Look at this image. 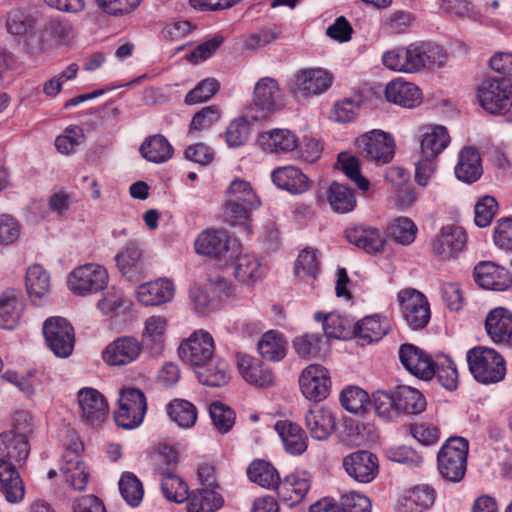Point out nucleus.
<instances>
[{
    "label": "nucleus",
    "mask_w": 512,
    "mask_h": 512,
    "mask_svg": "<svg viewBox=\"0 0 512 512\" xmlns=\"http://www.w3.org/2000/svg\"><path fill=\"white\" fill-rule=\"evenodd\" d=\"M284 107V94L278 82L271 77L261 78L254 87L253 104L231 122V127L246 128L262 125L274 112Z\"/></svg>",
    "instance_id": "f257e3e1"
},
{
    "label": "nucleus",
    "mask_w": 512,
    "mask_h": 512,
    "mask_svg": "<svg viewBox=\"0 0 512 512\" xmlns=\"http://www.w3.org/2000/svg\"><path fill=\"white\" fill-rule=\"evenodd\" d=\"M469 371L482 384L500 382L506 374L505 361L494 349L476 346L466 353Z\"/></svg>",
    "instance_id": "f03ea898"
},
{
    "label": "nucleus",
    "mask_w": 512,
    "mask_h": 512,
    "mask_svg": "<svg viewBox=\"0 0 512 512\" xmlns=\"http://www.w3.org/2000/svg\"><path fill=\"white\" fill-rule=\"evenodd\" d=\"M469 443L462 437H451L437 454V469L449 482H460L467 470Z\"/></svg>",
    "instance_id": "7ed1b4c3"
},
{
    "label": "nucleus",
    "mask_w": 512,
    "mask_h": 512,
    "mask_svg": "<svg viewBox=\"0 0 512 512\" xmlns=\"http://www.w3.org/2000/svg\"><path fill=\"white\" fill-rule=\"evenodd\" d=\"M260 201L249 182L235 179L231 182L225 200V214L232 225H245L249 214L258 208Z\"/></svg>",
    "instance_id": "20e7f679"
},
{
    "label": "nucleus",
    "mask_w": 512,
    "mask_h": 512,
    "mask_svg": "<svg viewBox=\"0 0 512 512\" xmlns=\"http://www.w3.org/2000/svg\"><path fill=\"white\" fill-rule=\"evenodd\" d=\"M480 106L491 114H500L512 106V79L491 77L483 80L477 88Z\"/></svg>",
    "instance_id": "39448f33"
},
{
    "label": "nucleus",
    "mask_w": 512,
    "mask_h": 512,
    "mask_svg": "<svg viewBox=\"0 0 512 512\" xmlns=\"http://www.w3.org/2000/svg\"><path fill=\"white\" fill-rule=\"evenodd\" d=\"M42 329L45 342L56 357L67 358L72 354L75 333L72 325L65 318L50 317L44 321Z\"/></svg>",
    "instance_id": "423d86ee"
},
{
    "label": "nucleus",
    "mask_w": 512,
    "mask_h": 512,
    "mask_svg": "<svg viewBox=\"0 0 512 512\" xmlns=\"http://www.w3.org/2000/svg\"><path fill=\"white\" fill-rule=\"evenodd\" d=\"M107 270L95 263H88L75 268L68 276V287L76 295L85 296L97 293L108 284Z\"/></svg>",
    "instance_id": "0eeeda50"
},
{
    "label": "nucleus",
    "mask_w": 512,
    "mask_h": 512,
    "mask_svg": "<svg viewBox=\"0 0 512 512\" xmlns=\"http://www.w3.org/2000/svg\"><path fill=\"white\" fill-rule=\"evenodd\" d=\"M147 410L146 398L137 388H125L121 391L119 409L114 413L115 422L124 429L138 427Z\"/></svg>",
    "instance_id": "6e6552de"
},
{
    "label": "nucleus",
    "mask_w": 512,
    "mask_h": 512,
    "mask_svg": "<svg viewBox=\"0 0 512 512\" xmlns=\"http://www.w3.org/2000/svg\"><path fill=\"white\" fill-rule=\"evenodd\" d=\"M215 352L214 339L205 330L193 332L189 338L182 341L179 346V356L183 362L189 364L194 370L213 360Z\"/></svg>",
    "instance_id": "1a4fd4ad"
},
{
    "label": "nucleus",
    "mask_w": 512,
    "mask_h": 512,
    "mask_svg": "<svg viewBox=\"0 0 512 512\" xmlns=\"http://www.w3.org/2000/svg\"><path fill=\"white\" fill-rule=\"evenodd\" d=\"M362 155L377 163L387 164L395 155V142L391 134L384 130H369L356 139Z\"/></svg>",
    "instance_id": "9d476101"
},
{
    "label": "nucleus",
    "mask_w": 512,
    "mask_h": 512,
    "mask_svg": "<svg viewBox=\"0 0 512 512\" xmlns=\"http://www.w3.org/2000/svg\"><path fill=\"white\" fill-rule=\"evenodd\" d=\"M236 240L231 239L224 231L207 230L195 241L196 252L210 258L228 262L236 255Z\"/></svg>",
    "instance_id": "9b49d317"
},
{
    "label": "nucleus",
    "mask_w": 512,
    "mask_h": 512,
    "mask_svg": "<svg viewBox=\"0 0 512 512\" xmlns=\"http://www.w3.org/2000/svg\"><path fill=\"white\" fill-rule=\"evenodd\" d=\"M399 299L403 317L412 329H422L429 323L430 305L424 294L406 289L399 293Z\"/></svg>",
    "instance_id": "f8f14e48"
},
{
    "label": "nucleus",
    "mask_w": 512,
    "mask_h": 512,
    "mask_svg": "<svg viewBox=\"0 0 512 512\" xmlns=\"http://www.w3.org/2000/svg\"><path fill=\"white\" fill-rule=\"evenodd\" d=\"M299 384L304 397L314 402H320L330 394L329 372L318 364L309 365L302 371Z\"/></svg>",
    "instance_id": "ddd939ff"
},
{
    "label": "nucleus",
    "mask_w": 512,
    "mask_h": 512,
    "mask_svg": "<svg viewBox=\"0 0 512 512\" xmlns=\"http://www.w3.org/2000/svg\"><path fill=\"white\" fill-rule=\"evenodd\" d=\"M144 346L133 336H121L109 343L102 353L110 366L127 365L138 359Z\"/></svg>",
    "instance_id": "4468645a"
},
{
    "label": "nucleus",
    "mask_w": 512,
    "mask_h": 512,
    "mask_svg": "<svg viewBox=\"0 0 512 512\" xmlns=\"http://www.w3.org/2000/svg\"><path fill=\"white\" fill-rule=\"evenodd\" d=\"M78 404L82 420L90 426H99L107 418L108 404L104 396L93 388L78 393Z\"/></svg>",
    "instance_id": "2eb2a0df"
},
{
    "label": "nucleus",
    "mask_w": 512,
    "mask_h": 512,
    "mask_svg": "<svg viewBox=\"0 0 512 512\" xmlns=\"http://www.w3.org/2000/svg\"><path fill=\"white\" fill-rule=\"evenodd\" d=\"M343 467L356 481L369 483L378 473V459L369 451L359 450L344 457Z\"/></svg>",
    "instance_id": "dca6fc26"
},
{
    "label": "nucleus",
    "mask_w": 512,
    "mask_h": 512,
    "mask_svg": "<svg viewBox=\"0 0 512 512\" xmlns=\"http://www.w3.org/2000/svg\"><path fill=\"white\" fill-rule=\"evenodd\" d=\"M399 359L407 371L423 380H430L435 374L434 362L430 356L413 344L405 343L400 346Z\"/></svg>",
    "instance_id": "f3484780"
},
{
    "label": "nucleus",
    "mask_w": 512,
    "mask_h": 512,
    "mask_svg": "<svg viewBox=\"0 0 512 512\" xmlns=\"http://www.w3.org/2000/svg\"><path fill=\"white\" fill-rule=\"evenodd\" d=\"M475 282L486 290L505 291L512 286L510 272L493 262H481L474 268Z\"/></svg>",
    "instance_id": "a211bd4d"
},
{
    "label": "nucleus",
    "mask_w": 512,
    "mask_h": 512,
    "mask_svg": "<svg viewBox=\"0 0 512 512\" xmlns=\"http://www.w3.org/2000/svg\"><path fill=\"white\" fill-rule=\"evenodd\" d=\"M332 84V76L324 69L314 68L299 72L295 78L294 94L310 97L325 92Z\"/></svg>",
    "instance_id": "6ab92c4d"
},
{
    "label": "nucleus",
    "mask_w": 512,
    "mask_h": 512,
    "mask_svg": "<svg viewBox=\"0 0 512 512\" xmlns=\"http://www.w3.org/2000/svg\"><path fill=\"white\" fill-rule=\"evenodd\" d=\"M466 243V234L461 227L444 226L432 242V251L442 260L453 258L462 251Z\"/></svg>",
    "instance_id": "aec40b11"
},
{
    "label": "nucleus",
    "mask_w": 512,
    "mask_h": 512,
    "mask_svg": "<svg viewBox=\"0 0 512 512\" xmlns=\"http://www.w3.org/2000/svg\"><path fill=\"white\" fill-rule=\"evenodd\" d=\"M83 451L81 443L75 444L73 450L67 449L63 455V465L61 472L65 481L75 490L82 491L88 483L89 473L86 471L85 464L80 458L79 452Z\"/></svg>",
    "instance_id": "412c9836"
},
{
    "label": "nucleus",
    "mask_w": 512,
    "mask_h": 512,
    "mask_svg": "<svg viewBox=\"0 0 512 512\" xmlns=\"http://www.w3.org/2000/svg\"><path fill=\"white\" fill-rule=\"evenodd\" d=\"M168 319L162 315H153L144 322L142 345L152 355H160L165 347Z\"/></svg>",
    "instance_id": "4be33fe9"
},
{
    "label": "nucleus",
    "mask_w": 512,
    "mask_h": 512,
    "mask_svg": "<svg viewBox=\"0 0 512 512\" xmlns=\"http://www.w3.org/2000/svg\"><path fill=\"white\" fill-rule=\"evenodd\" d=\"M385 98L401 107L414 108L421 104L422 92L414 83L397 78L386 85Z\"/></svg>",
    "instance_id": "5701e85b"
},
{
    "label": "nucleus",
    "mask_w": 512,
    "mask_h": 512,
    "mask_svg": "<svg viewBox=\"0 0 512 512\" xmlns=\"http://www.w3.org/2000/svg\"><path fill=\"white\" fill-rule=\"evenodd\" d=\"M345 235L351 244L367 253L380 252L385 245V239L380 231L372 226L364 224L353 225L346 229Z\"/></svg>",
    "instance_id": "b1692460"
},
{
    "label": "nucleus",
    "mask_w": 512,
    "mask_h": 512,
    "mask_svg": "<svg viewBox=\"0 0 512 512\" xmlns=\"http://www.w3.org/2000/svg\"><path fill=\"white\" fill-rule=\"evenodd\" d=\"M485 329L495 343L512 342V312L503 307L491 310L485 319Z\"/></svg>",
    "instance_id": "393cba45"
},
{
    "label": "nucleus",
    "mask_w": 512,
    "mask_h": 512,
    "mask_svg": "<svg viewBox=\"0 0 512 512\" xmlns=\"http://www.w3.org/2000/svg\"><path fill=\"white\" fill-rule=\"evenodd\" d=\"M30 453L28 438L17 435L15 432H3L0 434V459L13 462L21 466Z\"/></svg>",
    "instance_id": "a878e982"
},
{
    "label": "nucleus",
    "mask_w": 512,
    "mask_h": 512,
    "mask_svg": "<svg viewBox=\"0 0 512 512\" xmlns=\"http://www.w3.org/2000/svg\"><path fill=\"white\" fill-rule=\"evenodd\" d=\"M174 291V285L170 280L158 279L140 285L136 295L141 304L154 306L170 301L174 296Z\"/></svg>",
    "instance_id": "bb28decb"
},
{
    "label": "nucleus",
    "mask_w": 512,
    "mask_h": 512,
    "mask_svg": "<svg viewBox=\"0 0 512 512\" xmlns=\"http://www.w3.org/2000/svg\"><path fill=\"white\" fill-rule=\"evenodd\" d=\"M305 424L313 438L327 439L335 430V417L332 412L320 406L310 408L305 414Z\"/></svg>",
    "instance_id": "cd10ccee"
},
{
    "label": "nucleus",
    "mask_w": 512,
    "mask_h": 512,
    "mask_svg": "<svg viewBox=\"0 0 512 512\" xmlns=\"http://www.w3.org/2000/svg\"><path fill=\"white\" fill-rule=\"evenodd\" d=\"M17 466L0 459V490L10 503L20 502L24 498V486Z\"/></svg>",
    "instance_id": "c85d7f7f"
},
{
    "label": "nucleus",
    "mask_w": 512,
    "mask_h": 512,
    "mask_svg": "<svg viewBox=\"0 0 512 512\" xmlns=\"http://www.w3.org/2000/svg\"><path fill=\"white\" fill-rule=\"evenodd\" d=\"M271 177L279 188L292 194L306 192L311 183L309 178L295 166L279 167L272 172Z\"/></svg>",
    "instance_id": "c756f323"
},
{
    "label": "nucleus",
    "mask_w": 512,
    "mask_h": 512,
    "mask_svg": "<svg viewBox=\"0 0 512 512\" xmlns=\"http://www.w3.org/2000/svg\"><path fill=\"white\" fill-rule=\"evenodd\" d=\"M456 177L465 183H473L482 175L481 157L478 150L471 146L461 149L455 167Z\"/></svg>",
    "instance_id": "7c9ffc66"
},
{
    "label": "nucleus",
    "mask_w": 512,
    "mask_h": 512,
    "mask_svg": "<svg viewBox=\"0 0 512 512\" xmlns=\"http://www.w3.org/2000/svg\"><path fill=\"white\" fill-rule=\"evenodd\" d=\"M416 58V49L414 43H411L406 47L400 46L384 52L382 63L389 70L413 74L415 73Z\"/></svg>",
    "instance_id": "2f4dec72"
},
{
    "label": "nucleus",
    "mask_w": 512,
    "mask_h": 512,
    "mask_svg": "<svg viewBox=\"0 0 512 512\" xmlns=\"http://www.w3.org/2000/svg\"><path fill=\"white\" fill-rule=\"evenodd\" d=\"M118 269L129 280H138L143 275L142 252L137 243L129 242L115 256Z\"/></svg>",
    "instance_id": "473e14b6"
},
{
    "label": "nucleus",
    "mask_w": 512,
    "mask_h": 512,
    "mask_svg": "<svg viewBox=\"0 0 512 512\" xmlns=\"http://www.w3.org/2000/svg\"><path fill=\"white\" fill-rule=\"evenodd\" d=\"M260 147L269 152H289L298 146V137L291 130H265L258 136Z\"/></svg>",
    "instance_id": "72a5a7b5"
},
{
    "label": "nucleus",
    "mask_w": 512,
    "mask_h": 512,
    "mask_svg": "<svg viewBox=\"0 0 512 512\" xmlns=\"http://www.w3.org/2000/svg\"><path fill=\"white\" fill-rule=\"evenodd\" d=\"M287 452L300 455L307 449V438L301 427L288 420H280L275 424Z\"/></svg>",
    "instance_id": "f704fd0d"
},
{
    "label": "nucleus",
    "mask_w": 512,
    "mask_h": 512,
    "mask_svg": "<svg viewBox=\"0 0 512 512\" xmlns=\"http://www.w3.org/2000/svg\"><path fill=\"white\" fill-rule=\"evenodd\" d=\"M309 489V479L292 474L287 476L283 481H280L277 492L283 502L293 507L303 501Z\"/></svg>",
    "instance_id": "c9c22d12"
},
{
    "label": "nucleus",
    "mask_w": 512,
    "mask_h": 512,
    "mask_svg": "<svg viewBox=\"0 0 512 512\" xmlns=\"http://www.w3.org/2000/svg\"><path fill=\"white\" fill-rule=\"evenodd\" d=\"M238 369L242 377L251 385L269 387L274 383L273 373L260 361L253 360L248 356L239 357Z\"/></svg>",
    "instance_id": "e433bc0d"
},
{
    "label": "nucleus",
    "mask_w": 512,
    "mask_h": 512,
    "mask_svg": "<svg viewBox=\"0 0 512 512\" xmlns=\"http://www.w3.org/2000/svg\"><path fill=\"white\" fill-rule=\"evenodd\" d=\"M435 500V491L429 485H417L408 490L401 500L400 512H424Z\"/></svg>",
    "instance_id": "4c0bfd02"
},
{
    "label": "nucleus",
    "mask_w": 512,
    "mask_h": 512,
    "mask_svg": "<svg viewBox=\"0 0 512 512\" xmlns=\"http://www.w3.org/2000/svg\"><path fill=\"white\" fill-rule=\"evenodd\" d=\"M327 200L332 210L339 214L353 211L357 204L353 190L336 181L327 190Z\"/></svg>",
    "instance_id": "58836bf2"
},
{
    "label": "nucleus",
    "mask_w": 512,
    "mask_h": 512,
    "mask_svg": "<svg viewBox=\"0 0 512 512\" xmlns=\"http://www.w3.org/2000/svg\"><path fill=\"white\" fill-rule=\"evenodd\" d=\"M140 153L149 162L163 163L173 155V148L160 134L148 137L140 146Z\"/></svg>",
    "instance_id": "ea45409f"
},
{
    "label": "nucleus",
    "mask_w": 512,
    "mask_h": 512,
    "mask_svg": "<svg viewBox=\"0 0 512 512\" xmlns=\"http://www.w3.org/2000/svg\"><path fill=\"white\" fill-rule=\"evenodd\" d=\"M22 306L18 294L14 290H7L0 296V326L11 330L19 322Z\"/></svg>",
    "instance_id": "a19ab883"
},
{
    "label": "nucleus",
    "mask_w": 512,
    "mask_h": 512,
    "mask_svg": "<svg viewBox=\"0 0 512 512\" xmlns=\"http://www.w3.org/2000/svg\"><path fill=\"white\" fill-rule=\"evenodd\" d=\"M450 142L451 136L448 130L427 131L419 139V155L438 160L439 155L449 146Z\"/></svg>",
    "instance_id": "79ce46f5"
},
{
    "label": "nucleus",
    "mask_w": 512,
    "mask_h": 512,
    "mask_svg": "<svg viewBox=\"0 0 512 512\" xmlns=\"http://www.w3.org/2000/svg\"><path fill=\"white\" fill-rule=\"evenodd\" d=\"M188 512H214L223 504V499L215 489L199 488L187 498Z\"/></svg>",
    "instance_id": "37998d69"
},
{
    "label": "nucleus",
    "mask_w": 512,
    "mask_h": 512,
    "mask_svg": "<svg viewBox=\"0 0 512 512\" xmlns=\"http://www.w3.org/2000/svg\"><path fill=\"white\" fill-rule=\"evenodd\" d=\"M26 288L33 301L40 300L50 291V276L40 265H33L26 273Z\"/></svg>",
    "instance_id": "c03bdc74"
},
{
    "label": "nucleus",
    "mask_w": 512,
    "mask_h": 512,
    "mask_svg": "<svg viewBox=\"0 0 512 512\" xmlns=\"http://www.w3.org/2000/svg\"><path fill=\"white\" fill-rule=\"evenodd\" d=\"M194 371L198 380L207 386H222L229 380L228 366L221 360L215 361L213 359L208 364H204Z\"/></svg>",
    "instance_id": "a18cd8bd"
},
{
    "label": "nucleus",
    "mask_w": 512,
    "mask_h": 512,
    "mask_svg": "<svg viewBox=\"0 0 512 512\" xmlns=\"http://www.w3.org/2000/svg\"><path fill=\"white\" fill-rule=\"evenodd\" d=\"M395 394L398 413L418 414L426 408L425 398L414 388L399 386Z\"/></svg>",
    "instance_id": "49530a36"
},
{
    "label": "nucleus",
    "mask_w": 512,
    "mask_h": 512,
    "mask_svg": "<svg viewBox=\"0 0 512 512\" xmlns=\"http://www.w3.org/2000/svg\"><path fill=\"white\" fill-rule=\"evenodd\" d=\"M388 326L376 316L366 317L353 326L352 334L362 345L380 340L387 333Z\"/></svg>",
    "instance_id": "de8ad7c7"
},
{
    "label": "nucleus",
    "mask_w": 512,
    "mask_h": 512,
    "mask_svg": "<svg viewBox=\"0 0 512 512\" xmlns=\"http://www.w3.org/2000/svg\"><path fill=\"white\" fill-rule=\"evenodd\" d=\"M247 475L252 482L268 489H277L280 483L277 470L264 460L253 461L247 469Z\"/></svg>",
    "instance_id": "09e8293b"
},
{
    "label": "nucleus",
    "mask_w": 512,
    "mask_h": 512,
    "mask_svg": "<svg viewBox=\"0 0 512 512\" xmlns=\"http://www.w3.org/2000/svg\"><path fill=\"white\" fill-rule=\"evenodd\" d=\"M257 348L261 357L268 361H279L286 355L285 340L273 330L262 335Z\"/></svg>",
    "instance_id": "8fccbe9b"
},
{
    "label": "nucleus",
    "mask_w": 512,
    "mask_h": 512,
    "mask_svg": "<svg viewBox=\"0 0 512 512\" xmlns=\"http://www.w3.org/2000/svg\"><path fill=\"white\" fill-rule=\"evenodd\" d=\"M233 273L239 282L252 284L261 275L260 263L254 255L240 254L233 265Z\"/></svg>",
    "instance_id": "3c124183"
},
{
    "label": "nucleus",
    "mask_w": 512,
    "mask_h": 512,
    "mask_svg": "<svg viewBox=\"0 0 512 512\" xmlns=\"http://www.w3.org/2000/svg\"><path fill=\"white\" fill-rule=\"evenodd\" d=\"M337 166L362 192H367L370 187L369 180L361 174L360 161L355 156L346 153L338 155Z\"/></svg>",
    "instance_id": "603ef678"
},
{
    "label": "nucleus",
    "mask_w": 512,
    "mask_h": 512,
    "mask_svg": "<svg viewBox=\"0 0 512 512\" xmlns=\"http://www.w3.org/2000/svg\"><path fill=\"white\" fill-rule=\"evenodd\" d=\"M151 461L155 470L164 475L174 472L177 467L179 458L177 451L167 444H159L151 453Z\"/></svg>",
    "instance_id": "864d4df0"
},
{
    "label": "nucleus",
    "mask_w": 512,
    "mask_h": 512,
    "mask_svg": "<svg viewBox=\"0 0 512 512\" xmlns=\"http://www.w3.org/2000/svg\"><path fill=\"white\" fill-rule=\"evenodd\" d=\"M323 336L320 333H305L293 340V348L303 359L316 358L321 352Z\"/></svg>",
    "instance_id": "5fc2aeb1"
},
{
    "label": "nucleus",
    "mask_w": 512,
    "mask_h": 512,
    "mask_svg": "<svg viewBox=\"0 0 512 512\" xmlns=\"http://www.w3.org/2000/svg\"><path fill=\"white\" fill-rule=\"evenodd\" d=\"M168 414L180 427H192L197 419V410L189 401L176 399L168 405Z\"/></svg>",
    "instance_id": "6e6d98bb"
},
{
    "label": "nucleus",
    "mask_w": 512,
    "mask_h": 512,
    "mask_svg": "<svg viewBox=\"0 0 512 512\" xmlns=\"http://www.w3.org/2000/svg\"><path fill=\"white\" fill-rule=\"evenodd\" d=\"M161 489L169 501L181 503L188 498L187 484L174 472L162 475Z\"/></svg>",
    "instance_id": "4d7b16f0"
},
{
    "label": "nucleus",
    "mask_w": 512,
    "mask_h": 512,
    "mask_svg": "<svg viewBox=\"0 0 512 512\" xmlns=\"http://www.w3.org/2000/svg\"><path fill=\"white\" fill-rule=\"evenodd\" d=\"M119 490L123 499L132 507L140 504L143 498V486L140 480L131 472H126L119 480Z\"/></svg>",
    "instance_id": "13d9d810"
},
{
    "label": "nucleus",
    "mask_w": 512,
    "mask_h": 512,
    "mask_svg": "<svg viewBox=\"0 0 512 512\" xmlns=\"http://www.w3.org/2000/svg\"><path fill=\"white\" fill-rule=\"evenodd\" d=\"M342 407L354 414L363 413L370 403L368 394L359 387H347L340 395Z\"/></svg>",
    "instance_id": "bf43d9fd"
},
{
    "label": "nucleus",
    "mask_w": 512,
    "mask_h": 512,
    "mask_svg": "<svg viewBox=\"0 0 512 512\" xmlns=\"http://www.w3.org/2000/svg\"><path fill=\"white\" fill-rule=\"evenodd\" d=\"M388 231L395 242L409 245L414 242L418 229L410 218L399 217L390 223Z\"/></svg>",
    "instance_id": "052dcab7"
},
{
    "label": "nucleus",
    "mask_w": 512,
    "mask_h": 512,
    "mask_svg": "<svg viewBox=\"0 0 512 512\" xmlns=\"http://www.w3.org/2000/svg\"><path fill=\"white\" fill-rule=\"evenodd\" d=\"M319 270V256L317 250L312 248L303 249L295 262L296 275L301 278H315Z\"/></svg>",
    "instance_id": "680f3d73"
},
{
    "label": "nucleus",
    "mask_w": 512,
    "mask_h": 512,
    "mask_svg": "<svg viewBox=\"0 0 512 512\" xmlns=\"http://www.w3.org/2000/svg\"><path fill=\"white\" fill-rule=\"evenodd\" d=\"M434 376L442 387L449 391L456 390L458 386V372L455 363L448 357L434 362Z\"/></svg>",
    "instance_id": "e2e57ef3"
},
{
    "label": "nucleus",
    "mask_w": 512,
    "mask_h": 512,
    "mask_svg": "<svg viewBox=\"0 0 512 512\" xmlns=\"http://www.w3.org/2000/svg\"><path fill=\"white\" fill-rule=\"evenodd\" d=\"M219 87L220 84L216 79H204L186 94L184 102L186 105H195L206 102L216 94Z\"/></svg>",
    "instance_id": "0e129e2a"
},
{
    "label": "nucleus",
    "mask_w": 512,
    "mask_h": 512,
    "mask_svg": "<svg viewBox=\"0 0 512 512\" xmlns=\"http://www.w3.org/2000/svg\"><path fill=\"white\" fill-rule=\"evenodd\" d=\"M214 426L221 433H227L234 425L235 413L226 405L214 402L209 407Z\"/></svg>",
    "instance_id": "69168bd1"
},
{
    "label": "nucleus",
    "mask_w": 512,
    "mask_h": 512,
    "mask_svg": "<svg viewBox=\"0 0 512 512\" xmlns=\"http://www.w3.org/2000/svg\"><path fill=\"white\" fill-rule=\"evenodd\" d=\"M33 24V19L19 9L11 10L6 16V30L15 37L24 36Z\"/></svg>",
    "instance_id": "338daca9"
},
{
    "label": "nucleus",
    "mask_w": 512,
    "mask_h": 512,
    "mask_svg": "<svg viewBox=\"0 0 512 512\" xmlns=\"http://www.w3.org/2000/svg\"><path fill=\"white\" fill-rule=\"evenodd\" d=\"M359 109V103L352 99L337 101L330 112V119L339 124L349 123L358 116Z\"/></svg>",
    "instance_id": "774afa93"
}]
</instances>
